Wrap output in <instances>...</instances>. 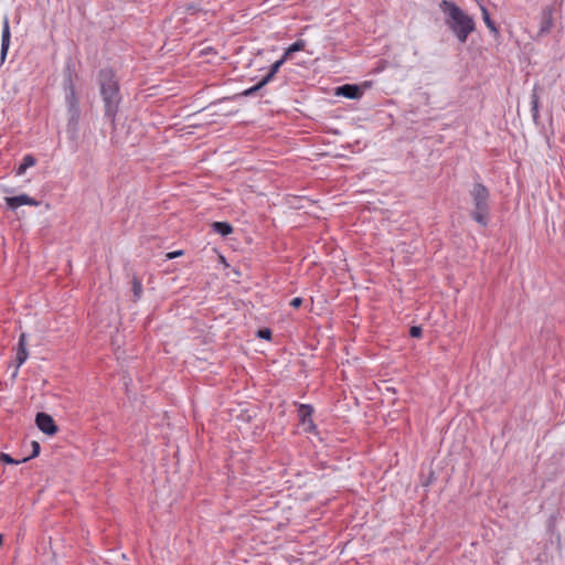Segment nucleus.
I'll return each instance as SVG.
<instances>
[{
	"mask_svg": "<svg viewBox=\"0 0 565 565\" xmlns=\"http://www.w3.org/2000/svg\"><path fill=\"white\" fill-rule=\"evenodd\" d=\"M439 7L446 14V25L460 43H466L469 34L476 29L473 18L467 14L455 2L448 0H443Z\"/></svg>",
	"mask_w": 565,
	"mask_h": 565,
	"instance_id": "f257e3e1",
	"label": "nucleus"
},
{
	"mask_svg": "<svg viewBox=\"0 0 565 565\" xmlns=\"http://www.w3.org/2000/svg\"><path fill=\"white\" fill-rule=\"evenodd\" d=\"M100 94L105 104V115L114 118L117 111L119 95L118 84L110 70H102L99 73Z\"/></svg>",
	"mask_w": 565,
	"mask_h": 565,
	"instance_id": "f03ea898",
	"label": "nucleus"
},
{
	"mask_svg": "<svg viewBox=\"0 0 565 565\" xmlns=\"http://www.w3.org/2000/svg\"><path fill=\"white\" fill-rule=\"evenodd\" d=\"M475 210L471 213L472 218L482 226H487L488 216H489V191L488 189L481 184L476 183L470 192Z\"/></svg>",
	"mask_w": 565,
	"mask_h": 565,
	"instance_id": "7ed1b4c3",
	"label": "nucleus"
},
{
	"mask_svg": "<svg viewBox=\"0 0 565 565\" xmlns=\"http://www.w3.org/2000/svg\"><path fill=\"white\" fill-rule=\"evenodd\" d=\"M65 104L67 109V130L75 136L78 131V122L81 118L79 102L75 93L73 84L70 82L65 93Z\"/></svg>",
	"mask_w": 565,
	"mask_h": 565,
	"instance_id": "20e7f679",
	"label": "nucleus"
},
{
	"mask_svg": "<svg viewBox=\"0 0 565 565\" xmlns=\"http://www.w3.org/2000/svg\"><path fill=\"white\" fill-rule=\"evenodd\" d=\"M287 61V58H285V56L282 55L281 58H279L278 61H276L268 74L255 86L246 89L243 92V95L244 96H250L253 95L255 92H257L259 88H262L264 85H266L273 77L274 75L278 72V70L282 66V64Z\"/></svg>",
	"mask_w": 565,
	"mask_h": 565,
	"instance_id": "39448f33",
	"label": "nucleus"
},
{
	"mask_svg": "<svg viewBox=\"0 0 565 565\" xmlns=\"http://www.w3.org/2000/svg\"><path fill=\"white\" fill-rule=\"evenodd\" d=\"M35 423L38 428L49 436H53L57 431V426L55 425L52 416L46 413H38Z\"/></svg>",
	"mask_w": 565,
	"mask_h": 565,
	"instance_id": "423d86ee",
	"label": "nucleus"
},
{
	"mask_svg": "<svg viewBox=\"0 0 565 565\" xmlns=\"http://www.w3.org/2000/svg\"><path fill=\"white\" fill-rule=\"evenodd\" d=\"M554 26L553 8L546 7L541 13L540 29L537 38L545 36L548 34Z\"/></svg>",
	"mask_w": 565,
	"mask_h": 565,
	"instance_id": "0eeeda50",
	"label": "nucleus"
},
{
	"mask_svg": "<svg viewBox=\"0 0 565 565\" xmlns=\"http://www.w3.org/2000/svg\"><path fill=\"white\" fill-rule=\"evenodd\" d=\"M4 201L8 205V207L11 210H17L18 207H20L22 205H32V206L39 205V202L35 199H33L24 193L17 195V196H7L4 199Z\"/></svg>",
	"mask_w": 565,
	"mask_h": 565,
	"instance_id": "6e6552de",
	"label": "nucleus"
},
{
	"mask_svg": "<svg viewBox=\"0 0 565 565\" xmlns=\"http://www.w3.org/2000/svg\"><path fill=\"white\" fill-rule=\"evenodd\" d=\"M312 407L309 405L301 404L298 409L299 418L301 420V424L305 427L306 431H311L316 428L313 422H312Z\"/></svg>",
	"mask_w": 565,
	"mask_h": 565,
	"instance_id": "1a4fd4ad",
	"label": "nucleus"
},
{
	"mask_svg": "<svg viewBox=\"0 0 565 565\" xmlns=\"http://www.w3.org/2000/svg\"><path fill=\"white\" fill-rule=\"evenodd\" d=\"M28 356H29V352L26 350V337H25V333H21L20 338H19L18 350H17V355H15L17 370L14 372V375H17L19 367L26 361Z\"/></svg>",
	"mask_w": 565,
	"mask_h": 565,
	"instance_id": "9d476101",
	"label": "nucleus"
},
{
	"mask_svg": "<svg viewBox=\"0 0 565 565\" xmlns=\"http://www.w3.org/2000/svg\"><path fill=\"white\" fill-rule=\"evenodd\" d=\"M337 95H341L350 99H355L361 97L362 92L358 85L345 84L337 88Z\"/></svg>",
	"mask_w": 565,
	"mask_h": 565,
	"instance_id": "9b49d317",
	"label": "nucleus"
},
{
	"mask_svg": "<svg viewBox=\"0 0 565 565\" xmlns=\"http://www.w3.org/2000/svg\"><path fill=\"white\" fill-rule=\"evenodd\" d=\"M1 38V58L4 60L10 44V26L8 19H4Z\"/></svg>",
	"mask_w": 565,
	"mask_h": 565,
	"instance_id": "f8f14e48",
	"label": "nucleus"
},
{
	"mask_svg": "<svg viewBox=\"0 0 565 565\" xmlns=\"http://www.w3.org/2000/svg\"><path fill=\"white\" fill-rule=\"evenodd\" d=\"M212 227H213L214 232H216L217 234H220L222 236H226L233 232L232 225L227 222H214L212 224Z\"/></svg>",
	"mask_w": 565,
	"mask_h": 565,
	"instance_id": "ddd939ff",
	"label": "nucleus"
},
{
	"mask_svg": "<svg viewBox=\"0 0 565 565\" xmlns=\"http://www.w3.org/2000/svg\"><path fill=\"white\" fill-rule=\"evenodd\" d=\"M35 163H36V160L34 159L33 156H31V154L24 156L22 163L17 169V174L18 175L24 174L26 169L30 167H33Z\"/></svg>",
	"mask_w": 565,
	"mask_h": 565,
	"instance_id": "4468645a",
	"label": "nucleus"
},
{
	"mask_svg": "<svg viewBox=\"0 0 565 565\" xmlns=\"http://www.w3.org/2000/svg\"><path fill=\"white\" fill-rule=\"evenodd\" d=\"M481 13H482V20L486 23V25L489 28V30L493 33H498V28L495 26L494 22L491 20L488 9L484 6H480Z\"/></svg>",
	"mask_w": 565,
	"mask_h": 565,
	"instance_id": "2eb2a0df",
	"label": "nucleus"
},
{
	"mask_svg": "<svg viewBox=\"0 0 565 565\" xmlns=\"http://www.w3.org/2000/svg\"><path fill=\"white\" fill-rule=\"evenodd\" d=\"M306 46V42L303 40H298L294 44H291L284 53L285 58L288 60V57L298 51H302Z\"/></svg>",
	"mask_w": 565,
	"mask_h": 565,
	"instance_id": "dca6fc26",
	"label": "nucleus"
},
{
	"mask_svg": "<svg viewBox=\"0 0 565 565\" xmlns=\"http://www.w3.org/2000/svg\"><path fill=\"white\" fill-rule=\"evenodd\" d=\"M132 292L135 296V301H138L142 294V286H141V282L137 278H134V280H132Z\"/></svg>",
	"mask_w": 565,
	"mask_h": 565,
	"instance_id": "f3484780",
	"label": "nucleus"
},
{
	"mask_svg": "<svg viewBox=\"0 0 565 565\" xmlns=\"http://www.w3.org/2000/svg\"><path fill=\"white\" fill-rule=\"evenodd\" d=\"M0 460L6 462V463H14V465H18L20 462H25L29 460V458H22L20 460H14L10 455L8 454H1L0 455Z\"/></svg>",
	"mask_w": 565,
	"mask_h": 565,
	"instance_id": "a211bd4d",
	"label": "nucleus"
},
{
	"mask_svg": "<svg viewBox=\"0 0 565 565\" xmlns=\"http://www.w3.org/2000/svg\"><path fill=\"white\" fill-rule=\"evenodd\" d=\"M531 104H532L533 116H534V118H536L537 113H539V95L536 93V88H534V90H533Z\"/></svg>",
	"mask_w": 565,
	"mask_h": 565,
	"instance_id": "6ab92c4d",
	"label": "nucleus"
},
{
	"mask_svg": "<svg viewBox=\"0 0 565 565\" xmlns=\"http://www.w3.org/2000/svg\"><path fill=\"white\" fill-rule=\"evenodd\" d=\"M257 335L260 339L269 340L270 337H271V331L269 329H267V328L260 329V330H258Z\"/></svg>",
	"mask_w": 565,
	"mask_h": 565,
	"instance_id": "aec40b11",
	"label": "nucleus"
},
{
	"mask_svg": "<svg viewBox=\"0 0 565 565\" xmlns=\"http://www.w3.org/2000/svg\"><path fill=\"white\" fill-rule=\"evenodd\" d=\"M409 334L413 338H419L422 335V328L418 326H414L409 330Z\"/></svg>",
	"mask_w": 565,
	"mask_h": 565,
	"instance_id": "412c9836",
	"label": "nucleus"
},
{
	"mask_svg": "<svg viewBox=\"0 0 565 565\" xmlns=\"http://www.w3.org/2000/svg\"><path fill=\"white\" fill-rule=\"evenodd\" d=\"M32 448H33V454H32V456L28 457L29 459L36 457L40 454V445L38 441H32Z\"/></svg>",
	"mask_w": 565,
	"mask_h": 565,
	"instance_id": "4be33fe9",
	"label": "nucleus"
},
{
	"mask_svg": "<svg viewBox=\"0 0 565 565\" xmlns=\"http://www.w3.org/2000/svg\"><path fill=\"white\" fill-rule=\"evenodd\" d=\"M302 303V298L296 297L290 301V306L294 308H299Z\"/></svg>",
	"mask_w": 565,
	"mask_h": 565,
	"instance_id": "5701e85b",
	"label": "nucleus"
},
{
	"mask_svg": "<svg viewBox=\"0 0 565 565\" xmlns=\"http://www.w3.org/2000/svg\"><path fill=\"white\" fill-rule=\"evenodd\" d=\"M180 255H182V250L169 253L167 256H168V258H174V257L180 256Z\"/></svg>",
	"mask_w": 565,
	"mask_h": 565,
	"instance_id": "b1692460",
	"label": "nucleus"
}]
</instances>
